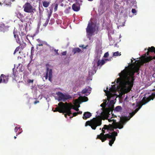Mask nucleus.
I'll return each mask as SVG.
<instances>
[{"mask_svg": "<svg viewBox=\"0 0 155 155\" xmlns=\"http://www.w3.org/2000/svg\"><path fill=\"white\" fill-rule=\"evenodd\" d=\"M20 128V127H15V132L16 133L18 130L19 129V128Z\"/></svg>", "mask_w": 155, "mask_h": 155, "instance_id": "ea45409f", "label": "nucleus"}, {"mask_svg": "<svg viewBox=\"0 0 155 155\" xmlns=\"http://www.w3.org/2000/svg\"><path fill=\"white\" fill-rule=\"evenodd\" d=\"M58 50H56V49H54V52H56L57 55H59V54L58 53Z\"/></svg>", "mask_w": 155, "mask_h": 155, "instance_id": "49530a36", "label": "nucleus"}, {"mask_svg": "<svg viewBox=\"0 0 155 155\" xmlns=\"http://www.w3.org/2000/svg\"><path fill=\"white\" fill-rule=\"evenodd\" d=\"M56 94L58 97V100L59 101H65L66 100L71 98L70 95L67 94H64L62 92H60L56 93Z\"/></svg>", "mask_w": 155, "mask_h": 155, "instance_id": "6e6552de", "label": "nucleus"}, {"mask_svg": "<svg viewBox=\"0 0 155 155\" xmlns=\"http://www.w3.org/2000/svg\"><path fill=\"white\" fill-rule=\"evenodd\" d=\"M110 60V59H105L104 60H105V61L106 62V61H109Z\"/></svg>", "mask_w": 155, "mask_h": 155, "instance_id": "5fc2aeb1", "label": "nucleus"}, {"mask_svg": "<svg viewBox=\"0 0 155 155\" xmlns=\"http://www.w3.org/2000/svg\"><path fill=\"white\" fill-rule=\"evenodd\" d=\"M51 15V13H49L48 15V18L47 19V20L46 21L47 24H48V22L49 21V20L50 19V18Z\"/></svg>", "mask_w": 155, "mask_h": 155, "instance_id": "f704fd0d", "label": "nucleus"}, {"mask_svg": "<svg viewBox=\"0 0 155 155\" xmlns=\"http://www.w3.org/2000/svg\"><path fill=\"white\" fill-rule=\"evenodd\" d=\"M129 119L127 117H122L120 118V120L119 123H116L114 124V127H112L111 129H110V131H114V129L118 128L121 129L123 127V125L126 122V121Z\"/></svg>", "mask_w": 155, "mask_h": 155, "instance_id": "39448f33", "label": "nucleus"}, {"mask_svg": "<svg viewBox=\"0 0 155 155\" xmlns=\"http://www.w3.org/2000/svg\"><path fill=\"white\" fill-rule=\"evenodd\" d=\"M21 132H22L21 131L20 132H19V131L17 133V134H20Z\"/></svg>", "mask_w": 155, "mask_h": 155, "instance_id": "13d9d810", "label": "nucleus"}, {"mask_svg": "<svg viewBox=\"0 0 155 155\" xmlns=\"http://www.w3.org/2000/svg\"><path fill=\"white\" fill-rule=\"evenodd\" d=\"M8 79V76L5 75L4 74H1L0 76V83L2 82L7 83Z\"/></svg>", "mask_w": 155, "mask_h": 155, "instance_id": "ddd939ff", "label": "nucleus"}, {"mask_svg": "<svg viewBox=\"0 0 155 155\" xmlns=\"http://www.w3.org/2000/svg\"><path fill=\"white\" fill-rule=\"evenodd\" d=\"M110 135H111V138H108V139H111L109 141V144L110 146H111L115 140L116 137L117 136V132L115 131H113L111 134Z\"/></svg>", "mask_w": 155, "mask_h": 155, "instance_id": "f8f14e48", "label": "nucleus"}, {"mask_svg": "<svg viewBox=\"0 0 155 155\" xmlns=\"http://www.w3.org/2000/svg\"><path fill=\"white\" fill-rule=\"evenodd\" d=\"M112 121H113V123H114V124H115L116 123H117L116 122V120L114 119H111V122Z\"/></svg>", "mask_w": 155, "mask_h": 155, "instance_id": "09e8293b", "label": "nucleus"}, {"mask_svg": "<svg viewBox=\"0 0 155 155\" xmlns=\"http://www.w3.org/2000/svg\"><path fill=\"white\" fill-rule=\"evenodd\" d=\"M52 71L51 69H50L47 67L46 69V72L44 74V77L45 78V80H47L48 78V80L51 82L52 81Z\"/></svg>", "mask_w": 155, "mask_h": 155, "instance_id": "9d476101", "label": "nucleus"}, {"mask_svg": "<svg viewBox=\"0 0 155 155\" xmlns=\"http://www.w3.org/2000/svg\"><path fill=\"white\" fill-rule=\"evenodd\" d=\"M105 63V60H98L97 62V66H101Z\"/></svg>", "mask_w": 155, "mask_h": 155, "instance_id": "b1692460", "label": "nucleus"}, {"mask_svg": "<svg viewBox=\"0 0 155 155\" xmlns=\"http://www.w3.org/2000/svg\"><path fill=\"white\" fill-rule=\"evenodd\" d=\"M114 127V125L110 124L108 125H104L103 127V129H107L108 130H109L110 129L112 128V127Z\"/></svg>", "mask_w": 155, "mask_h": 155, "instance_id": "5701e85b", "label": "nucleus"}, {"mask_svg": "<svg viewBox=\"0 0 155 155\" xmlns=\"http://www.w3.org/2000/svg\"><path fill=\"white\" fill-rule=\"evenodd\" d=\"M105 101V102H104L103 103H102L101 105V106L104 108V110L105 109V107L106 105V100Z\"/></svg>", "mask_w": 155, "mask_h": 155, "instance_id": "2f4dec72", "label": "nucleus"}, {"mask_svg": "<svg viewBox=\"0 0 155 155\" xmlns=\"http://www.w3.org/2000/svg\"><path fill=\"white\" fill-rule=\"evenodd\" d=\"M113 110V106L105 108L104 110H103V111L101 113L102 116L104 117L105 119H107L109 117V116L110 114V113H110L112 114V117H111V119L112 117H117V116L115 115L112 114Z\"/></svg>", "mask_w": 155, "mask_h": 155, "instance_id": "423d86ee", "label": "nucleus"}, {"mask_svg": "<svg viewBox=\"0 0 155 155\" xmlns=\"http://www.w3.org/2000/svg\"><path fill=\"white\" fill-rule=\"evenodd\" d=\"M42 3L43 6L45 8L48 7L50 4L49 2H48L47 1L43 2Z\"/></svg>", "mask_w": 155, "mask_h": 155, "instance_id": "bb28decb", "label": "nucleus"}, {"mask_svg": "<svg viewBox=\"0 0 155 155\" xmlns=\"http://www.w3.org/2000/svg\"><path fill=\"white\" fill-rule=\"evenodd\" d=\"M139 106V105H137V106Z\"/></svg>", "mask_w": 155, "mask_h": 155, "instance_id": "69168bd1", "label": "nucleus"}, {"mask_svg": "<svg viewBox=\"0 0 155 155\" xmlns=\"http://www.w3.org/2000/svg\"><path fill=\"white\" fill-rule=\"evenodd\" d=\"M17 17L20 19L22 22H23L24 21V17L22 14H21L20 12H18L17 14Z\"/></svg>", "mask_w": 155, "mask_h": 155, "instance_id": "4be33fe9", "label": "nucleus"}, {"mask_svg": "<svg viewBox=\"0 0 155 155\" xmlns=\"http://www.w3.org/2000/svg\"><path fill=\"white\" fill-rule=\"evenodd\" d=\"M72 8L75 11H78L80 9V5L78 3H75L72 5Z\"/></svg>", "mask_w": 155, "mask_h": 155, "instance_id": "dca6fc26", "label": "nucleus"}, {"mask_svg": "<svg viewBox=\"0 0 155 155\" xmlns=\"http://www.w3.org/2000/svg\"><path fill=\"white\" fill-rule=\"evenodd\" d=\"M19 50V47H17V48H16L15 49V50L14 54H15V53L16 52L18 51Z\"/></svg>", "mask_w": 155, "mask_h": 155, "instance_id": "a19ab883", "label": "nucleus"}, {"mask_svg": "<svg viewBox=\"0 0 155 155\" xmlns=\"http://www.w3.org/2000/svg\"><path fill=\"white\" fill-rule=\"evenodd\" d=\"M62 55H66L67 54V51H63V52L62 53Z\"/></svg>", "mask_w": 155, "mask_h": 155, "instance_id": "a18cd8bd", "label": "nucleus"}, {"mask_svg": "<svg viewBox=\"0 0 155 155\" xmlns=\"http://www.w3.org/2000/svg\"><path fill=\"white\" fill-rule=\"evenodd\" d=\"M104 129H103V127L102 129V133H101L100 134L97 136V139H98L101 140L102 142H104L107 140V138H111V136L110 134H104L105 133Z\"/></svg>", "mask_w": 155, "mask_h": 155, "instance_id": "0eeeda50", "label": "nucleus"}, {"mask_svg": "<svg viewBox=\"0 0 155 155\" xmlns=\"http://www.w3.org/2000/svg\"><path fill=\"white\" fill-rule=\"evenodd\" d=\"M112 84H115V81L114 82H112Z\"/></svg>", "mask_w": 155, "mask_h": 155, "instance_id": "bf43d9fd", "label": "nucleus"}, {"mask_svg": "<svg viewBox=\"0 0 155 155\" xmlns=\"http://www.w3.org/2000/svg\"><path fill=\"white\" fill-rule=\"evenodd\" d=\"M33 82V80H29L28 81V83H32Z\"/></svg>", "mask_w": 155, "mask_h": 155, "instance_id": "de8ad7c7", "label": "nucleus"}, {"mask_svg": "<svg viewBox=\"0 0 155 155\" xmlns=\"http://www.w3.org/2000/svg\"><path fill=\"white\" fill-rule=\"evenodd\" d=\"M148 51L147 53H146L144 56L143 57V61L144 57L145 56V54H146V57H147V56H149V53L150 52H154L155 53V48L153 46H151V47H149L148 49Z\"/></svg>", "mask_w": 155, "mask_h": 155, "instance_id": "4468645a", "label": "nucleus"}, {"mask_svg": "<svg viewBox=\"0 0 155 155\" xmlns=\"http://www.w3.org/2000/svg\"><path fill=\"white\" fill-rule=\"evenodd\" d=\"M14 138L15 139H16V136H14Z\"/></svg>", "mask_w": 155, "mask_h": 155, "instance_id": "680f3d73", "label": "nucleus"}, {"mask_svg": "<svg viewBox=\"0 0 155 155\" xmlns=\"http://www.w3.org/2000/svg\"><path fill=\"white\" fill-rule=\"evenodd\" d=\"M39 102V101H36L34 102V104H36L37 103H38Z\"/></svg>", "mask_w": 155, "mask_h": 155, "instance_id": "3c124183", "label": "nucleus"}, {"mask_svg": "<svg viewBox=\"0 0 155 155\" xmlns=\"http://www.w3.org/2000/svg\"><path fill=\"white\" fill-rule=\"evenodd\" d=\"M77 113H78L77 112L74 113L73 114V116H72V117H70V118H71L72 117H73L76 116H77L78 115Z\"/></svg>", "mask_w": 155, "mask_h": 155, "instance_id": "58836bf2", "label": "nucleus"}, {"mask_svg": "<svg viewBox=\"0 0 155 155\" xmlns=\"http://www.w3.org/2000/svg\"><path fill=\"white\" fill-rule=\"evenodd\" d=\"M135 114V113L133 111L132 113H130V117L129 118H128V117H126L128 119H129V120H128L126 122H127L128 120H130V118L132 117Z\"/></svg>", "mask_w": 155, "mask_h": 155, "instance_id": "7c9ffc66", "label": "nucleus"}, {"mask_svg": "<svg viewBox=\"0 0 155 155\" xmlns=\"http://www.w3.org/2000/svg\"><path fill=\"white\" fill-rule=\"evenodd\" d=\"M132 12L134 14H135L136 13L137 11L135 9L133 8L132 10Z\"/></svg>", "mask_w": 155, "mask_h": 155, "instance_id": "37998d69", "label": "nucleus"}, {"mask_svg": "<svg viewBox=\"0 0 155 155\" xmlns=\"http://www.w3.org/2000/svg\"><path fill=\"white\" fill-rule=\"evenodd\" d=\"M155 97V92L153 93L150 95V97H149L148 98V100L147 102H145V103H147L149 101H151V100H153L154 98Z\"/></svg>", "mask_w": 155, "mask_h": 155, "instance_id": "a878e982", "label": "nucleus"}, {"mask_svg": "<svg viewBox=\"0 0 155 155\" xmlns=\"http://www.w3.org/2000/svg\"><path fill=\"white\" fill-rule=\"evenodd\" d=\"M96 25L93 22H89L86 28V32L87 38L91 39V37L95 31Z\"/></svg>", "mask_w": 155, "mask_h": 155, "instance_id": "20e7f679", "label": "nucleus"}, {"mask_svg": "<svg viewBox=\"0 0 155 155\" xmlns=\"http://www.w3.org/2000/svg\"><path fill=\"white\" fill-rule=\"evenodd\" d=\"M102 120L98 118L94 117L91 119L90 120H88L86 122L85 124V126H90L92 129L95 130L97 127L101 125L102 124Z\"/></svg>", "mask_w": 155, "mask_h": 155, "instance_id": "7ed1b4c3", "label": "nucleus"}, {"mask_svg": "<svg viewBox=\"0 0 155 155\" xmlns=\"http://www.w3.org/2000/svg\"><path fill=\"white\" fill-rule=\"evenodd\" d=\"M107 119L108 120V121L109 122H111V119Z\"/></svg>", "mask_w": 155, "mask_h": 155, "instance_id": "6e6d98bb", "label": "nucleus"}, {"mask_svg": "<svg viewBox=\"0 0 155 155\" xmlns=\"http://www.w3.org/2000/svg\"><path fill=\"white\" fill-rule=\"evenodd\" d=\"M81 100L83 102H86L88 100V98L86 97H83L81 98Z\"/></svg>", "mask_w": 155, "mask_h": 155, "instance_id": "c756f323", "label": "nucleus"}, {"mask_svg": "<svg viewBox=\"0 0 155 155\" xmlns=\"http://www.w3.org/2000/svg\"><path fill=\"white\" fill-rule=\"evenodd\" d=\"M108 88L107 87V89L106 90H104V91L105 93L109 92V91L112 92H115L116 91V85L114 84L113 85H111V87L109 89V91H108Z\"/></svg>", "mask_w": 155, "mask_h": 155, "instance_id": "a211bd4d", "label": "nucleus"}, {"mask_svg": "<svg viewBox=\"0 0 155 155\" xmlns=\"http://www.w3.org/2000/svg\"><path fill=\"white\" fill-rule=\"evenodd\" d=\"M81 51V49L78 48H74L72 50V52H73L74 54L77 53H79Z\"/></svg>", "mask_w": 155, "mask_h": 155, "instance_id": "393cba45", "label": "nucleus"}, {"mask_svg": "<svg viewBox=\"0 0 155 155\" xmlns=\"http://www.w3.org/2000/svg\"><path fill=\"white\" fill-rule=\"evenodd\" d=\"M21 36L22 37L23 36L24 38V37H25V36H26L25 34V33H24V32H22V31H21Z\"/></svg>", "mask_w": 155, "mask_h": 155, "instance_id": "79ce46f5", "label": "nucleus"}, {"mask_svg": "<svg viewBox=\"0 0 155 155\" xmlns=\"http://www.w3.org/2000/svg\"><path fill=\"white\" fill-rule=\"evenodd\" d=\"M24 11L27 13H34L35 9L28 2L25 3L23 6Z\"/></svg>", "mask_w": 155, "mask_h": 155, "instance_id": "1a4fd4ad", "label": "nucleus"}, {"mask_svg": "<svg viewBox=\"0 0 155 155\" xmlns=\"http://www.w3.org/2000/svg\"><path fill=\"white\" fill-rule=\"evenodd\" d=\"M88 1H93V0H88Z\"/></svg>", "mask_w": 155, "mask_h": 155, "instance_id": "052dcab7", "label": "nucleus"}, {"mask_svg": "<svg viewBox=\"0 0 155 155\" xmlns=\"http://www.w3.org/2000/svg\"><path fill=\"white\" fill-rule=\"evenodd\" d=\"M72 108H71V109L72 108V109H74V110H75L76 111H78L79 110V109L78 108V107H80V105H78V107H74L73 106V105H72Z\"/></svg>", "mask_w": 155, "mask_h": 155, "instance_id": "473e14b6", "label": "nucleus"}, {"mask_svg": "<svg viewBox=\"0 0 155 155\" xmlns=\"http://www.w3.org/2000/svg\"><path fill=\"white\" fill-rule=\"evenodd\" d=\"M79 101L78 100H76L75 101V104L76 105L78 104L79 103Z\"/></svg>", "mask_w": 155, "mask_h": 155, "instance_id": "c03bdc74", "label": "nucleus"}, {"mask_svg": "<svg viewBox=\"0 0 155 155\" xmlns=\"http://www.w3.org/2000/svg\"><path fill=\"white\" fill-rule=\"evenodd\" d=\"M59 107H58L55 108L53 110L54 112L58 111L60 113H67L69 116L72 114L71 109L72 108V104L71 103L68 104L65 103V104L62 102H60L58 104Z\"/></svg>", "mask_w": 155, "mask_h": 155, "instance_id": "f03ea898", "label": "nucleus"}, {"mask_svg": "<svg viewBox=\"0 0 155 155\" xmlns=\"http://www.w3.org/2000/svg\"><path fill=\"white\" fill-rule=\"evenodd\" d=\"M33 49H34V47H31V53H32V52L33 51H34Z\"/></svg>", "mask_w": 155, "mask_h": 155, "instance_id": "864d4df0", "label": "nucleus"}, {"mask_svg": "<svg viewBox=\"0 0 155 155\" xmlns=\"http://www.w3.org/2000/svg\"><path fill=\"white\" fill-rule=\"evenodd\" d=\"M77 113H78V114H82V111H79L78 112H77Z\"/></svg>", "mask_w": 155, "mask_h": 155, "instance_id": "8fccbe9b", "label": "nucleus"}, {"mask_svg": "<svg viewBox=\"0 0 155 155\" xmlns=\"http://www.w3.org/2000/svg\"><path fill=\"white\" fill-rule=\"evenodd\" d=\"M120 55L121 54H120L118 51H117L114 52L113 54L114 56H118V55Z\"/></svg>", "mask_w": 155, "mask_h": 155, "instance_id": "72a5a7b5", "label": "nucleus"}, {"mask_svg": "<svg viewBox=\"0 0 155 155\" xmlns=\"http://www.w3.org/2000/svg\"><path fill=\"white\" fill-rule=\"evenodd\" d=\"M58 6V4L56 3L55 4V6L54 8V12H56L57 10Z\"/></svg>", "mask_w": 155, "mask_h": 155, "instance_id": "c9c22d12", "label": "nucleus"}, {"mask_svg": "<svg viewBox=\"0 0 155 155\" xmlns=\"http://www.w3.org/2000/svg\"><path fill=\"white\" fill-rule=\"evenodd\" d=\"M135 73L133 70L130 71L127 69H124L119 74L120 77L117 79V83L119 84L126 93L130 91L133 86Z\"/></svg>", "mask_w": 155, "mask_h": 155, "instance_id": "f257e3e1", "label": "nucleus"}, {"mask_svg": "<svg viewBox=\"0 0 155 155\" xmlns=\"http://www.w3.org/2000/svg\"><path fill=\"white\" fill-rule=\"evenodd\" d=\"M140 66L137 64L133 68V70L135 73H138L140 70Z\"/></svg>", "mask_w": 155, "mask_h": 155, "instance_id": "412c9836", "label": "nucleus"}, {"mask_svg": "<svg viewBox=\"0 0 155 155\" xmlns=\"http://www.w3.org/2000/svg\"><path fill=\"white\" fill-rule=\"evenodd\" d=\"M150 95L148 97H147V96H146V95H144V97H143V98L141 101V105L138 108L134 110V111L135 113V114H136V113H137V112L138 111V110L141 107H142V106L143 105L145 104H146V103H148V102H149L150 101H149L147 102V103H145V104H144V103H145V102H147L148 100V98H147L149 97H150Z\"/></svg>", "mask_w": 155, "mask_h": 155, "instance_id": "9b49d317", "label": "nucleus"}, {"mask_svg": "<svg viewBox=\"0 0 155 155\" xmlns=\"http://www.w3.org/2000/svg\"><path fill=\"white\" fill-rule=\"evenodd\" d=\"M37 41L38 43L37 44V46H42L43 45L44 42L42 40L39 39H38L37 40Z\"/></svg>", "mask_w": 155, "mask_h": 155, "instance_id": "cd10ccee", "label": "nucleus"}, {"mask_svg": "<svg viewBox=\"0 0 155 155\" xmlns=\"http://www.w3.org/2000/svg\"><path fill=\"white\" fill-rule=\"evenodd\" d=\"M91 87L89 86H87L82 90L81 92L83 94L86 93L90 94L91 91Z\"/></svg>", "mask_w": 155, "mask_h": 155, "instance_id": "6ab92c4d", "label": "nucleus"}, {"mask_svg": "<svg viewBox=\"0 0 155 155\" xmlns=\"http://www.w3.org/2000/svg\"><path fill=\"white\" fill-rule=\"evenodd\" d=\"M146 55L145 54V56L144 57L143 62L144 63H147L149 62L153 59H155V56H149L148 57H146Z\"/></svg>", "mask_w": 155, "mask_h": 155, "instance_id": "2eb2a0df", "label": "nucleus"}, {"mask_svg": "<svg viewBox=\"0 0 155 155\" xmlns=\"http://www.w3.org/2000/svg\"><path fill=\"white\" fill-rule=\"evenodd\" d=\"M39 11H40V8H39Z\"/></svg>", "mask_w": 155, "mask_h": 155, "instance_id": "0e129e2a", "label": "nucleus"}, {"mask_svg": "<svg viewBox=\"0 0 155 155\" xmlns=\"http://www.w3.org/2000/svg\"><path fill=\"white\" fill-rule=\"evenodd\" d=\"M13 34H14V37L15 38L17 42L18 43H20V39L19 37L18 32L17 31L14 29L13 31Z\"/></svg>", "mask_w": 155, "mask_h": 155, "instance_id": "f3484780", "label": "nucleus"}, {"mask_svg": "<svg viewBox=\"0 0 155 155\" xmlns=\"http://www.w3.org/2000/svg\"><path fill=\"white\" fill-rule=\"evenodd\" d=\"M15 70H16L14 68H13L12 69L13 74L15 77L16 74V72L15 71Z\"/></svg>", "mask_w": 155, "mask_h": 155, "instance_id": "4c0bfd02", "label": "nucleus"}, {"mask_svg": "<svg viewBox=\"0 0 155 155\" xmlns=\"http://www.w3.org/2000/svg\"><path fill=\"white\" fill-rule=\"evenodd\" d=\"M67 113V114H65V115H64L65 117L66 118H67V115H68V116H69V115H68V114H67V113Z\"/></svg>", "mask_w": 155, "mask_h": 155, "instance_id": "4d7b16f0", "label": "nucleus"}, {"mask_svg": "<svg viewBox=\"0 0 155 155\" xmlns=\"http://www.w3.org/2000/svg\"><path fill=\"white\" fill-rule=\"evenodd\" d=\"M79 47H81L83 48H86V47H84V45H82L81 46H80Z\"/></svg>", "mask_w": 155, "mask_h": 155, "instance_id": "603ef678", "label": "nucleus"}, {"mask_svg": "<svg viewBox=\"0 0 155 155\" xmlns=\"http://www.w3.org/2000/svg\"><path fill=\"white\" fill-rule=\"evenodd\" d=\"M91 114L90 112L87 111L84 113L82 118L84 120H86L91 117Z\"/></svg>", "mask_w": 155, "mask_h": 155, "instance_id": "aec40b11", "label": "nucleus"}, {"mask_svg": "<svg viewBox=\"0 0 155 155\" xmlns=\"http://www.w3.org/2000/svg\"><path fill=\"white\" fill-rule=\"evenodd\" d=\"M114 110L117 112H120L122 110V108L121 106H118L115 107Z\"/></svg>", "mask_w": 155, "mask_h": 155, "instance_id": "c85d7f7f", "label": "nucleus"}, {"mask_svg": "<svg viewBox=\"0 0 155 155\" xmlns=\"http://www.w3.org/2000/svg\"><path fill=\"white\" fill-rule=\"evenodd\" d=\"M133 62L132 60H131V62Z\"/></svg>", "mask_w": 155, "mask_h": 155, "instance_id": "e2e57ef3", "label": "nucleus"}, {"mask_svg": "<svg viewBox=\"0 0 155 155\" xmlns=\"http://www.w3.org/2000/svg\"><path fill=\"white\" fill-rule=\"evenodd\" d=\"M109 55V53L108 52H107L105 53L104 55V58H107Z\"/></svg>", "mask_w": 155, "mask_h": 155, "instance_id": "e433bc0d", "label": "nucleus"}]
</instances>
